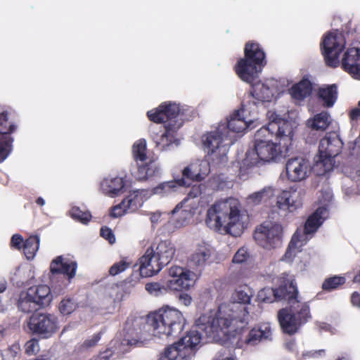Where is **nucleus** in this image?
I'll use <instances>...</instances> for the list:
<instances>
[{"label":"nucleus","instance_id":"f257e3e1","mask_svg":"<svg viewBox=\"0 0 360 360\" xmlns=\"http://www.w3.org/2000/svg\"><path fill=\"white\" fill-rule=\"evenodd\" d=\"M186 319L182 313L174 308L165 307L147 318L144 330L141 331L127 321L124 328V337L116 338L110 342V348L107 349L91 360H110L112 355L119 356L128 351V347L139 344H146L155 338L163 339L177 336L185 325ZM63 360H75L72 357H65Z\"/></svg>","mask_w":360,"mask_h":360},{"label":"nucleus","instance_id":"f03ea898","mask_svg":"<svg viewBox=\"0 0 360 360\" xmlns=\"http://www.w3.org/2000/svg\"><path fill=\"white\" fill-rule=\"evenodd\" d=\"M254 290L247 285H240L233 292L231 301L221 304L217 311L200 315L196 326L215 341L233 338L249 321L247 304L250 303Z\"/></svg>","mask_w":360,"mask_h":360},{"label":"nucleus","instance_id":"7ed1b4c3","mask_svg":"<svg viewBox=\"0 0 360 360\" xmlns=\"http://www.w3.org/2000/svg\"><path fill=\"white\" fill-rule=\"evenodd\" d=\"M267 127L263 126L255 134V142L245 154V158H285V153L292 146L294 120L283 119L274 111L266 113Z\"/></svg>","mask_w":360,"mask_h":360},{"label":"nucleus","instance_id":"20e7f679","mask_svg":"<svg viewBox=\"0 0 360 360\" xmlns=\"http://www.w3.org/2000/svg\"><path fill=\"white\" fill-rule=\"evenodd\" d=\"M250 107L243 106L240 110L231 114L226 122L219 123L217 127L202 137V150L207 155L215 158H225L229 150L230 146L237 139L236 134H243L250 128L252 129L255 121L247 120L241 113L245 111L251 112Z\"/></svg>","mask_w":360,"mask_h":360},{"label":"nucleus","instance_id":"39448f33","mask_svg":"<svg viewBox=\"0 0 360 360\" xmlns=\"http://www.w3.org/2000/svg\"><path fill=\"white\" fill-rule=\"evenodd\" d=\"M249 216L236 198H227L213 204L207 212L206 224L214 231L240 236L248 227Z\"/></svg>","mask_w":360,"mask_h":360},{"label":"nucleus","instance_id":"423d86ee","mask_svg":"<svg viewBox=\"0 0 360 360\" xmlns=\"http://www.w3.org/2000/svg\"><path fill=\"white\" fill-rule=\"evenodd\" d=\"M186 106L180 107L176 103H163L155 109L148 111L149 120L155 123H164V130L151 134L156 147L162 151L170 150L175 143V133L186 120H188Z\"/></svg>","mask_w":360,"mask_h":360},{"label":"nucleus","instance_id":"0eeeda50","mask_svg":"<svg viewBox=\"0 0 360 360\" xmlns=\"http://www.w3.org/2000/svg\"><path fill=\"white\" fill-rule=\"evenodd\" d=\"M289 281L287 297L285 300L288 308L278 311V320L283 332L292 334L311 319V314L308 304L298 299V291L294 279Z\"/></svg>","mask_w":360,"mask_h":360},{"label":"nucleus","instance_id":"6e6552de","mask_svg":"<svg viewBox=\"0 0 360 360\" xmlns=\"http://www.w3.org/2000/svg\"><path fill=\"white\" fill-rule=\"evenodd\" d=\"M265 65V54L259 45L249 42L245 47V58L238 61L235 70L242 81L252 85L259 78Z\"/></svg>","mask_w":360,"mask_h":360},{"label":"nucleus","instance_id":"1a4fd4ad","mask_svg":"<svg viewBox=\"0 0 360 360\" xmlns=\"http://www.w3.org/2000/svg\"><path fill=\"white\" fill-rule=\"evenodd\" d=\"M52 300L53 294L47 285H34L20 292L18 308L24 313H31L49 306Z\"/></svg>","mask_w":360,"mask_h":360},{"label":"nucleus","instance_id":"9d476101","mask_svg":"<svg viewBox=\"0 0 360 360\" xmlns=\"http://www.w3.org/2000/svg\"><path fill=\"white\" fill-rule=\"evenodd\" d=\"M345 44L342 33L337 30L328 32L323 36L321 43L322 53L328 66L335 68L340 65L339 56Z\"/></svg>","mask_w":360,"mask_h":360},{"label":"nucleus","instance_id":"9b49d317","mask_svg":"<svg viewBox=\"0 0 360 360\" xmlns=\"http://www.w3.org/2000/svg\"><path fill=\"white\" fill-rule=\"evenodd\" d=\"M283 228L280 223L265 221L255 232V239L265 249L276 248L282 243Z\"/></svg>","mask_w":360,"mask_h":360},{"label":"nucleus","instance_id":"f8f14e48","mask_svg":"<svg viewBox=\"0 0 360 360\" xmlns=\"http://www.w3.org/2000/svg\"><path fill=\"white\" fill-rule=\"evenodd\" d=\"M251 86L252 89L243 103L244 109L250 107L253 110L259 103L271 102L278 92L277 82L274 79L255 82Z\"/></svg>","mask_w":360,"mask_h":360},{"label":"nucleus","instance_id":"ddd939ff","mask_svg":"<svg viewBox=\"0 0 360 360\" xmlns=\"http://www.w3.org/2000/svg\"><path fill=\"white\" fill-rule=\"evenodd\" d=\"M198 278V274L179 266H172L168 269L165 285L172 290H188L193 287Z\"/></svg>","mask_w":360,"mask_h":360},{"label":"nucleus","instance_id":"4468645a","mask_svg":"<svg viewBox=\"0 0 360 360\" xmlns=\"http://www.w3.org/2000/svg\"><path fill=\"white\" fill-rule=\"evenodd\" d=\"M149 198V193L144 189L133 190L122 200L112 207L110 216L120 217L124 214L136 212Z\"/></svg>","mask_w":360,"mask_h":360},{"label":"nucleus","instance_id":"2eb2a0df","mask_svg":"<svg viewBox=\"0 0 360 360\" xmlns=\"http://www.w3.org/2000/svg\"><path fill=\"white\" fill-rule=\"evenodd\" d=\"M311 219L306 221L304 226L300 227L292 237L288 248L282 257V260L291 262L297 253L301 252L302 248L313 236L316 232L314 228L311 226Z\"/></svg>","mask_w":360,"mask_h":360},{"label":"nucleus","instance_id":"dca6fc26","mask_svg":"<svg viewBox=\"0 0 360 360\" xmlns=\"http://www.w3.org/2000/svg\"><path fill=\"white\" fill-rule=\"evenodd\" d=\"M333 200V193L329 187L323 188L318 194L316 204L318 207L311 214L306 221L311 219V226L314 228L315 231L323 224L328 217V207Z\"/></svg>","mask_w":360,"mask_h":360},{"label":"nucleus","instance_id":"f3484780","mask_svg":"<svg viewBox=\"0 0 360 360\" xmlns=\"http://www.w3.org/2000/svg\"><path fill=\"white\" fill-rule=\"evenodd\" d=\"M28 326L33 333L47 338L57 329L56 318L51 314H36L30 317Z\"/></svg>","mask_w":360,"mask_h":360},{"label":"nucleus","instance_id":"a211bd4d","mask_svg":"<svg viewBox=\"0 0 360 360\" xmlns=\"http://www.w3.org/2000/svg\"><path fill=\"white\" fill-rule=\"evenodd\" d=\"M304 195V190L297 187H291L288 190L283 191L277 196L276 206L279 210L294 212L302 207Z\"/></svg>","mask_w":360,"mask_h":360},{"label":"nucleus","instance_id":"6ab92c4d","mask_svg":"<svg viewBox=\"0 0 360 360\" xmlns=\"http://www.w3.org/2000/svg\"><path fill=\"white\" fill-rule=\"evenodd\" d=\"M160 172V167L153 159H135L131 169V174L140 180L158 175Z\"/></svg>","mask_w":360,"mask_h":360},{"label":"nucleus","instance_id":"aec40b11","mask_svg":"<svg viewBox=\"0 0 360 360\" xmlns=\"http://www.w3.org/2000/svg\"><path fill=\"white\" fill-rule=\"evenodd\" d=\"M308 159H288L285 164L288 179L293 182L305 179L310 172Z\"/></svg>","mask_w":360,"mask_h":360},{"label":"nucleus","instance_id":"412c9836","mask_svg":"<svg viewBox=\"0 0 360 360\" xmlns=\"http://www.w3.org/2000/svg\"><path fill=\"white\" fill-rule=\"evenodd\" d=\"M287 278L283 277V284L276 289L271 288H264L260 290L257 296V300L261 302H273L274 301L285 300L287 297L286 293L288 291V286L290 279H294L292 276L285 275Z\"/></svg>","mask_w":360,"mask_h":360},{"label":"nucleus","instance_id":"4be33fe9","mask_svg":"<svg viewBox=\"0 0 360 360\" xmlns=\"http://www.w3.org/2000/svg\"><path fill=\"white\" fill-rule=\"evenodd\" d=\"M342 68L353 78L360 80V49L347 48L341 60Z\"/></svg>","mask_w":360,"mask_h":360},{"label":"nucleus","instance_id":"5701e85b","mask_svg":"<svg viewBox=\"0 0 360 360\" xmlns=\"http://www.w3.org/2000/svg\"><path fill=\"white\" fill-rule=\"evenodd\" d=\"M154 254L153 247H150L139 259V271L141 276H153L163 268L164 266Z\"/></svg>","mask_w":360,"mask_h":360},{"label":"nucleus","instance_id":"b1692460","mask_svg":"<svg viewBox=\"0 0 360 360\" xmlns=\"http://www.w3.org/2000/svg\"><path fill=\"white\" fill-rule=\"evenodd\" d=\"M342 146V141L337 136H326L320 141L318 158H337Z\"/></svg>","mask_w":360,"mask_h":360},{"label":"nucleus","instance_id":"393cba45","mask_svg":"<svg viewBox=\"0 0 360 360\" xmlns=\"http://www.w3.org/2000/svg\"><path fill=\"white\" fill-rule=\"evenodd\" d=\"M188 202V200H184L172 212V219L176 228L188 224L197 210V207L192 206Z\"/></svg>","mask_w":360,"mask_h":360},{"label":"nucleus","instance_id":"a878e982","mask_svg":"<svg viewBox=\"0 0 360 360\" xmlns=\"http://www.w3.org/2000/svg\"><path fill=\"white\" fill-rule=\"evenodd\" d=\"M77 267L76 262L59 256L51 262L50 271L53 275L63 274L71 280L76 274Z\"/></svg>","mask_w":360,"mask_h":360},{"label":"nucleus","instance_id":"bb28decb","mask_svg":"<svg viewBox=\"0 0 360 360\" xmlns=\"http://www.w3.org/2000/svg\"><path fill=\"white\" fill-rule=\"evenodd\" d=\"M213 250L210 245L206 243L199 244L189 258L191 267L202 269L210 262Z\"/></svg>","mask_w":360,"mask_h":360},{"label":"nucleus","instance_id":"cd10ccee","mask_svg":"<svg viewBox=\"0 0 360 360\" xmlns=\"http://www.w3.org/2000/svg\"><path fill=\"white\" fill-rule=\"evenodd\" d=\"M125 188L123 177L109 176L101 183V191L106 195L114 198L122 193Z\"/></svg>","mask_w":360,"mask_h":360},{"label":"nucleus","instance_id":"c85d7f7f","mask_svg":"<svg viewBox=\"0 0 360 360\" xmlns=\"http://www.w3.org/2000/svg\"><path fill=\"white\" fill-rule=\"evenodd\" d=\"M194 352L189 347L179 342L167 347L164 353V360H192Z\"/></svg>","mask_w":360,"mask_h":360},{"label":"nucleus","instance_id":"c756f323","mask_svg":"<svg viewBox=\"0 0 360 360\" xmlns=\"http://www.w3.org/2000/svg\"><path fill=\"white\" fill-rule=\"evenodd\" d=\"M207 172V163L204 159H198L195 162L184 169L183 176L188 179L200 181Z\"/></svg>","mask_w":360,"mask_h":360},{"label":"nucleus","instance_id":"7c9ffc66","mask_svg":"<svg viewBox=\"0 0 360 360\" xmlns=\"http://www.w3.org/2000/svg\"><path fill=\"white\" fill-rule=\"evenodd\" d=\"M196 321H197V319L195 320V327L196 329L195 330L193 329V330H190L186 334V335H185L184 337H183L178 341L180 344L185 345V347H189L191 349V351H193V352H194V349L198 347V345H200V343L201 342L202 335L200 333V331L202 334H204V335L207 339H209L210 341H214V342H224L231 338H229L222 341H215L214 340H212L211 338H210L208 336L206 335V334L204 331H202V330H200V328H198L197 327Z\"/></svg>","mask_w":360,"mask_h":360},{"label":"nucleus","instance_id":"2f4dec72","mask_svg":"<svg viewBox=\"0 0 360 360\" xmlns=\"http://www.w3.org/2000/svg\"><path fill=\"white\" fill-rule=\"evenodd\" d=\"M188 185L189 184L184 179L165 181L153 188L152 193L160 196H167L178 192L180 188Z\"/></svg>","mask_w":360,"mask_h":360},{"label":"nucleus","instance_id":"473e14b6","mask_svg":"<svg viewBox=\"0 0 360 360\" xmlns=\"http://www.w3.org/2000/svg\"><path fill=\"white\" fill-rule=\"evenodd\" d=\"M318 97L323 106L331 108L338 98V87L335 84L323 85L319 89Z\"/></svg>","mask_w":360,"mask_h":360},{"label":"nucleus","instance_id":"72a5a7b5","mask_svg":"<svg viewBox=\"0 0 360 360\" xmlns=\"http://www.w3.org/2000/svg\"><path fill=\"white\" fill-rule=\"evenodd\" d=\"M153 247V251L158 260L165 266L172 259L174 255V248L172 244L168 241H162L156 246Z\"/></svg>","mask_w":360,"mask_h":360},{"label":"nucleus","instance_id":"f704fd0d","mask_svg":"<svg viewBox=\"0 0 360 360\" xmlns=\"http://www.w3.org/2000/svg\"><path fill=\"white\" fill-rule=\"evenodd\" d=\"M271 336V330L269 323H264L258 328L252 329L245 342L248 345H254L262 340H268Z\"/></svg>","mask_w":360,"mask_h":360},{"label":"nucleus","instance_id":"c9c22d12","mask_svg":"<svg viewBox=\"0 0 360 360\" xmlns=\"http://www.w3.org/2000/svg\"><path fill=\"white\" fill-rule=\"evenodd\" d=\"M332 122L330 115L326 111L316 114L313 117L308 119L307 126L316 131H325Z\"/></svg>","mask_w":360,"mask_h":360},{"label":"nucleus","instance_id":"e433bc0d","mask_svg":"<svg viewBox=\"0 0 360 360\" xmlns=\"http://www.w3.org/2000/svg\"><path fill=\"white\" fill-rule=\"evenodd\" d=\"M312 86L308 79H302L290 89L291 96L297 100H303L311 92Z\"/></svg>","mask_w":360,"mask_h":360},{"label":"nucleus","instance_id":"4c0bfd02","mask_svg":"<svg viewBox=\"0 0 360 360\" xmlns=\"http://www.w3.org/2000/svg\"><path fill=\"white\" fill-rule=\"evenodd\" d=\"M274 195V188L271 186L264 187L262 190L252 193L246 198L247 204L251 206L258 205L262 202Z\"/></svg>","mask_w":360,"mask_h":360},{"label":"nucleus","instance_id":"58836bf2","mask_svg":"<svg viewBox=\"0 0 360 360\" xmlns=\"http://www.w3.org/2000/svg\"><path fill=\"white\" fill-rule=\"evenodd\" d=\"M39 246V238L37 236H30L23 243V252L27 259H32L36 255Z\"/></svg>","mask_w":360,"mask_h":360},{"label":"nucleus","instance_id":"ea45409f","mask_svg":"<svg viewBox=\"0 0 360 360\" xmlns=\"http://www.w3.org/2000/svg\"><path fill=\"white\" fill-rule=\"evenodd\" d=\"M334 165V159H318L315 161L313 169L318 176L324 175L330 171Z\"/></svg>","mask_w":360,"mask_h":360},{"label":"nucleus","instance_id":"a19ab883","mask_svg":"<svg viewBox=\"0 0 360 360\" xmlns=\"http://www.w3.org/2000/svg\"><path fill=\"white\" fill-rule=\"evenodd\" d=\"M8 112L7 110L0 111V134L7 135L11 134L15 130V125L8 121Z\"/></svg>","mask_w":360,"mask_h":360},{"label":"nucleus","instance_id":"79ce46f5","mask_svg":"<svg viewBox=\"0 0 360 360\" xmlns=\"http://www.w3.org/2000/svg\"><path fill=\"white\" fill-rule=\"evenodd\" d=\"M131 153L134 158H147V141L145 139L136 140L132 145Z\"/></svg>","mask_w":360,"mask_h":360},{"label":"nucleus","instance_id":"37998d69","mask_svg":"<svg viewBox=\"0 0 360 360\" xmlns=\"http://www.w3.org/2000/svg\"><path fill=\"white\" fill-rule=\"evenodd\" d=\"M70 216L78 221L86 224L90 221L91 215L88 212H83L78 207H72L69 211Z\"/></svg>","mask_w":360,"mask_h":360},{"label":"nucleus","instance_id":"c03bdc74","mask_svg":"<svg viewBox=\"0 0 360 360\" xmlns=\"http://www.w3.org/2000/svg\"><path fill=\"white\" fill-rule=\"evenodd\" d=\"M345 278L343 276H333L327 278L322 285V288L325 290H332L345 283Z\"/></svg>","mask_w":360,"mask_h":360},{"label":"nucleus","instance_id":"a18cd8bd","mask_svg":"<svg viewBox=\"0 0 360 360\" xmlns=\"http://www.w3.org/2000/svg\"><path fill=\"white\" fill-rule=\"evenodd\" d=\"M13 139L9 136H0V158H8L12 150Z\"/></svg>","mask_w":360,"mask_h":360},{"label":"nucleus","instance_id":"49530a36","mask_svg":"<svg viewBox=\"0 0 360 360\" xmlns=\"http://www.w3.org/2000/svg\"><path fill=\"white\" fill-rule=\"evenodd\" d=\"M77 307V303L70 298H65L60 302L59 310L63 315H69L73 312Z\"/></svg>","mask_w":360,"mask_h":360},{"label":"nucleus","instance_id":"de8ad7c7","mask_svg":"<svg viewBox=\"0 0 360 360\" xmlns=\"http://www.w3.org/2000/svg\"><path fill=\"white\" fill-rule=\"evenodd\" d=\"M146 290L152 295L158 296L167 292V286L158 283H149L146 285Z\"/></svg>","mask_w":360,"mask_h":360},{"label":"nucleus","instance_id":"09e8293b","mask_svg":"<svg viewBox=\"0 0 360 360\" xmlns=\"http://www.w3.org/2000/svg\"><path fill=\"white\" fill-rule=\"evenodd\" d=\"M131 263L127 259H122L121 261L115 263L110 269L109 273L112 276H116L128 269Z\"/></svg>","mask_w":360,"mask_h":360},{"label":"nucleus","instance_id":"8fccbe9b","mask_svg":"<svg viewBox=\"0 0 360 360\" xmlns=\"http://www.w3.org/2000/svg\"><path fill=\"white\" fill-rule=\"evenodd\" d=\"M39 349L38 340L34 338L28 340L25 345V350L28 355L37 354Z\"/></svg>","mask_w":360,"mask_h":360},{"label":"nucleus","instance_id":"3c124183","mask_svg":"<svg viewBox=\"0 0 360 360\" xmlns=\"http://www.w3.org/2000/svg\"><path fill=\"white\" fill-rule=\"evenodd\" d=\"M249 257V254L245 248H241L234 255L232 262L234 264H243Z\"/></svg>","mask_w":360,"mask_h":360},{"label":"nucleus","instance_id":"603ef678","mask_svg":"<svg viewBox=\"0 0 360 360\" xmlns=\"http://www.w3.org/2000/svg\"><path fill=\"white\" fill-rule=\"evenodd\" d=\"M252 159H240V161H237V165L239 166V172L240 175H243L248 172L249 169L253 166Z\"/></svg>","mask_w":360,"mask_h":360},{"label":"nucleus","instance_id":"864d4df0","mask_svg":"<svg viewBox=\"0 0 360 360\" xmlns=\"http://www.w3.org/2000/svg\"><path fill=\"white\" fill-rule=\"evenodd\" d=\"M200 194V187L197 186H194L192 187L191 191L189 192L188 195V198H186L185 200H188V204L191 203L192 206L197 207V205L198 204V200H195L199 195Z\"/></svg>","mask_w":360,"mask_h":360},{"label":"nucleus","instance_id":"5fc2aeb1","mask_svg":"<svg viewBox=\"0 0 360 360\" xmlns=\"http://www.w3.org/2000/svg\"><path fill=\"white\" fill-rule=\"evenodd\" d=\"M101 236L108 240L110 243L112 244L115 241V238L111 229L107 227H103L101 229Z\"/></svg>","mask_w":360,"mask_h":360},{"label":"nucleus","instance_id":"6e6d98bb","mask_svg":"<svg viewBox=\"0 0 360 360\" xmlns=\"http://www.w3.org/2000/svg\"><path fill=\"white\" fill-rule=\"evenodd\" d=\"M23 238L19 234H14L11 240V246L17 250H20L23 246Z\"/></svg>","mask_w":360,"mask_h":360},{"label":"nucleus","instance_id":"4d7b16f0","mask_svg":"<svg viewBox=\"0 0 360 360\" xmlns=\"http://www.w3.org/2000/svg\"><path fill=\"white\" fill-rule=\"evenodd\" d=\"M101 337L100 334H95L89 339L86 340L82 345V347L84 348H91L96 345L98 342L100 340Z\"/></svg>","mask_w":360,"mask_h":360},{"label":"nucleus","instance_id":"13d9d810","mask_svg":"<svg viewBox=\"0 0 360 360\" xmlns=\"http://www.w3.org/2000/svg\"><path fill=\"white\" fill-rule=\"evenodd\" d=\"M179 302L181 304L188 307L192 302V297L187 293H181L179 295Z\"/></svg>","mask_w":360,"mask_h":360},{"label":"nucleus","instance_id":"bf43d9fd","mask_svg":"<svg viewBox=\"0 0 360 360\" xmlns=\"http://www.w3.org/2000/svg\"><path fill=\"white\" fill-rule=\"evenodd\" d=\"M351 302L353 306L360 308V295L356 292H353Z\"/></svg>","mask_w":360,"mask_h":360},{"label":"nucleus","instance_id":"052dcab7","mask_svg":"<svg viewBox=\"0 0 360 360\" xmlns=\"http://www.w3.org/2000/svg\"><path fill=\"white\" fill-rule=\"evenodd\" d=\"M349 117L352 120H357L360 118V108H354L349 112Z\"/></svg>","mask_w":360,"mask_h":360},{"label":"nucleus","instance_id":"680f3d73","mask_svg":"<svg viewBox=\"0 0 360 360\" xmlns=\"http://www.w3.org/2000/svg\"><path fill=\"white\" fill-rule=\"evenodd\" d=\"M323 353H324L323 350H317V351L307 352V353H304L303 355L304 356H309V357H316L318 356H321Z\"/></svg>","mask_w":360,"mask_h":360},{"label":"nucleus","instance_id":"e2e57ef3","mask_svg":"<svg viewBox=\"0 0 360 360\" xmlns=\"http://www.w3.org/2000/svg\"><path fill=\"white\" fill-rule=\"evenodd\" d=\"M7 286V282L5 278H0V293L5 291Z\"/></svg>","mask_w":360,"mask_h":360},{"label":"nucleus","instance_id":"0e129e2a","mask_svg":"<svg viewBox=\"0 0 360 360\" xmlns=\"http://www.w3.org/2000/svg\"><path fill=\"white\" fill-rule=\"evenodd\" d=\"M160 217V212H154V213H152L150 215V220H151L152 223H156L158 221Z\"/></svg>","mask_w":360,"mask_h":360},{"label":"nucleus","instance_id":"69168bd1","mask_svg":"<svg viewBox=\"0 0 360 360\" xmlns=\"http://www.w3.org/2000/svg\"><path fill=\"white\" fill-rule=\"evenodd\" d=\"M214 360H236V358L233 356H219Z\"/></svg>","mask_w":360,"mask_h":360},{"label":"nucleus","instance_id":"338daca9","mask_svg":"<svg viewBox=\"0 0 360 360\" xmlns=\"http://www.w3.org/2000/svg\"><path fill=\"white\" fill-rule=\"evenodd\" d=\"M36 202L37 205H39L40 206H43L45 205V200L41 197L38 198L36 200Z\"/></svg>","mask_w":360,"mask_h":360},{"label":"nucleus","instance_id":"774afa93","mask_svg":"<svg viewBox=\"0 0 360 360\" xmlns=\"http://www.w3.org/2000/svg\"><path fill=\"white\" fill-rule=\"evenodd\" d=\"M354 282L360 283V270L359 271L358 274L354 276Z\"/></svg>","mask_w":360,"mask_h":360}]
</instances>
